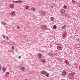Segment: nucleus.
<instances>
[{"instance_id":"nucleus-32","label":"nucleus","mask_w":80,"mask_h":80,"mask_svg":"<svg viewBox=\"0 0 80 80\" xmlns=\"http://www.w3.org/2000/svg\"><path fill=\"white\" fill-rule=\"evenodd\" d=\"M19 59H20L21 58V56H19L18 57Z\"/></svg>"},{"instance_id":"nucleus-33","label":"nucleus","mask_w":80,"mask_h":80,"mask_svg":"<svg viewBox=\"0 0 80 80\" xmlns=\"http://www.w3.org/2000/svg\"><path fill=\"white\" fill-rule=\"evenodd\" d=\"M3 38H5L6 37V36H3Z\"/></svg>"},{"instance_id":"nucleus-36","label":"nucleus","mask_w":80,"mask_h":80,"mask_svg":"<svg viewBox=\"0 0 80 80\" xmlns=\"http://www.w3.org/2000/svg\"><path fill=\"white\" fill-rule=\"evenodd\" d=\"M72 77H74V75H72Z\"/></svg>"},{"instance_id":"nucleus-23","label":"nucleus","mask_w":80,"mask_h":80,"mask_svg":"<svg viewBox=\"0 0 80 80\" xmlns=\"http://www.w3.org/2000/svg\"><path fill=\"white\" fill-rule=\"evenodd\" d=\"M45 12L44 11H43L42 12V15H45Z\"/></svg>"},{"instance_id":"nucleus-40","label":"nucleus","mask_w":80,"mask_h":80,"mask_svg":"<svg viewBox=\"0 0 80 80\" xmlns=\"http://www.w3.org/2000/svg\"><path fill=\"white\" fill-rule=\"evenodd\" d=\"M50 53H49V54H48V55H50Z\"/></svg>"},{"instance_id":"nucleus-1","label":"nucleus","mask_w":80,"mask_h":80,"mask_svg":"<svg viewBox=\"0 0 80 80\" xmlns=\"http://www.w3.org/2000/svg\"><path fill=\"white\" fill-rule=\"evenodd\" d=\"M66 73H67V72H66V71H64L62 73V75H66Z\"/></svg>"},{"instance_id":"nucleus-4","label":"nucleus","mask_w":80,"mask_h":80,"mask_svg":"<svg viewBox=\"0 0 80 80\" xmlns=\"http://www.w3.org/2000/svg\"><path fill=\"white\" fill-rule=\"evenodd\" d=\"M67 27V26L66 25H65L64 26H62V29H63V30H64Z\"/></svg>"},{"instance_id":"nucleus-16","label":"nucleus","mask_w":80,"mask_h":80,"mask_svg":"<svg viewBox=\"0 0 80 80\" xmlns=\"http://www.w3.org/2000/svg\"><path fill=\"white\" fill-rule=\"evenodd\" d=\"M57 26L56 25H54L53 26V28L54 29H56V28H57Z\"/></svg>"},{"instance_id":"nucleus-37","label":"nucleus","mask_w":80,"mask_h":80,"mask_svg":"<svg viewBox=\"0 0 80 80\" xmlns=\"http://www.w3.org/2000/svg\"><path fill=\"white\" fill-rule=\"evenodd\" d=\"M79 7H80V4L79 5Z\"/></svg>"},{"instance_id":"nucleus-27","label":"nucleus","mask_w":80,"mask_h":80,"mask_svg":"<svg viewBox=\"0 0 80 80\" xmlns=\"http://www.w3.org/2000/svg\"><path fill=\"white\" fill-rule=\"evenodd\" d=\"M13 2H16V3H18V1H13Z\"/></svg>"},{"instance_id":"nucleus-28","label":"nucleus","mask_w":80,"mask_h":80,"mask_svg":"<svg viewBox=\"0 0 80 80\" xmlns=\"http://www.w3.org/2000/svg\"><path fill=\"white\" fill-rule=\"evenodd\" d=\"M72 3H73V4H74V3H75V2L73 0H72Z\"/></svg>"},{"instance_id":"nucleus-26","label":"nucleus","mask_w":80,"mask_h":80,"mask_svg":"<svg viewBox=\"0 0 80 80\" xmlns=\"http://www.w3.org/2000/svg\"><path fill=\"white\" fill-rule=\"evenodd\" d=\"M8 38H9L7 36V38H6V39H7V40H8Z\"/></svg>"},{"instance_id":"nucleus-25","label":"nucleus","mask_w":80,"mask_h":80,"mask_svg":"<svg viewBox=\"0 0 80 80\" xmlns=\"http://www.w3.org/2000/svg\"><path fill=\"white\" fill-rule=\"evenodd\" d=\"M6 75H10V73L8 72H6Z\"/></svg>"},{"instance_id":"nucleus-35","label":"nucleus","mask_w":80,"mask_h":80,"mask_svg":"<svg viewBox=\"0 0 80 80\" xmlns=\"http://www.w3.org/2000/svg\"><path fill=\"white\" fill-rule=\"evenodd\" d=\"M51 8H53V6H51Z\"/></svg>"},{"instance_id":"nucleus-19","label":"nucleus","mask_w":80,"mask_h":80,"mask_svg":"<svg viewBox=\"0 0 80 80\" xmlns=\"http://www.w3.org/2000/svg\"><path fill=\"white\" fill-rule=\"evenodd\" d=\"M46 77H48L49 76H50V74H49V73H48L46 74Z\"/></svg>"},{"instance_id":"nucleus-13","label":"nucleus","mask_w":80,"mask_h":80,"mask_svg":"<svg viewBox=\"0 0 80 80\" xmlns=\"http://www.w3.org/2000/svg\"><path fill=\"white\" fill-rule=\"evenodd\" d=\"M75 75L74 72H71L69 74V75Z\"/></svg>"},{"instance_id":"nucleus-12","label":"nucleus","mask_w":80,"mask_h":80,"mask_svg":"<svg viewBox=\"0 0 80 80\" xmlns=\"http://www.w3.org/2000/svg\"><path fill=\"white\" fill-rule=\"evenodd\" d=\"M41 62L42 63H45V62H46V61H45V59H43L42 60Z\"/></svg>"},{"instance_id":"nucleus-39","label":"nucleus","mask_w":80,"mask_h":80,"mask_svg":"<svg viewBox=\"0 0 80 80\" xmlns=\"http://www.w3.org/2000/svg\"><path fill=\"white\" fill-rule=\"evenodd\" d=\"M79 70H80V67L79 68Z\"/></svg>"},{"instance_id":"nucleus-24","label":"nucleus","mask_w":80,"mask_h":80,"mask_svg":"<svg viewBox=\"0 0 80 80\" xmlns=\"http://www.w3.org/2000/svg\"><path fill=\"white\" fill-rule=\"evenodd\" d=\"M29 6H26L25 8L26 9H28L29 8Z\"/></svg>"},{"instance_id":"nucleus-15","label":"nucleus","mask_w":80,"mask_h":80,"mask_svg":"<svg viewBox=\"0 0 80 80\" xmlns=\"http://www.w3.org/2000/svg\"><path fill=\"white\" fill-rule=\"evenodd\" d=\"M31 10H32L33 11H35L36 9L34 8H31Z\"/></svg>"},{"instance_id":"nucleus-34","label":"nucleus","mask_w":80,"mask_h":80,"mask_svg":"<svg viewBox=\"0 0 80 80\" xmlns=\"http://www.w3.org/2000/svg\"><path fill=\"white\" fill-rule=\"evenodd\" d=\"M12 49H13V50L14 49V47L12 46Z\"/></svg>"},{"instance_id":"nucleus-38","label":"nucleus","mask_w":80,"mask_h":80,"mask_svg":"<svg viewBox=\"0 0 80 80\" xmlns=\"http://www.w3.org/2000/svg\"><path fill=\"white\" fill-rule=\"evenodd\" d=\"M5 42V41L4 40V41H3V42Z\"/></svg>"},{"instance_id":"nucleus-9","label":"nucleus","mask_w":80,"mask_h":80,"mask_svg":"<svg viewBox=\"0 0 80 80\" xmlns=\"http://www.w3.org/2000/svg\"><path fill=\"white\" fill-rule=\"evenodd\" d=\"M57 48L59 50H62V48L60 47H58Z\"/></svg>"},{"instance_id":"nucleus-17","label":"nucleus","mask_w":80,"mask_h":80,"mask_svg":"<svg viewBox=\"0 0 80 80\" xmlns=\"http://www.w3.org/2000/svg\"><path fill=\"white\" fill-rule=\"evenodd\" d=\"M2 70L3 72H5L6 71V69H5V68H2Z\"/></svg>"},{"instance_id":"nucleus-10","label":"nucleus","mask_w":80,"mask_h":80,"mask_svg":"<svg viewBox=\"0 0 80 80\" xmlns=\"http://www.w3.org/2000/svg\"><path fill=\"white\" fill-rule=\"evenodd\" d=\"M51 20L52 22H53V21H54V18H53V17H51Z\"/></svg>"},{"instance_id":"nucleus-5","label":"nucleus","mask_w":80,"mask_h":80,"mask_svg":"<svg viewBox=\"0 0 80 80\" xmlns=\"http://www.w3.org/2000/svg\"><path fill=\"white\" fill-rule=\"evenodd\" d=\"M42 74H46V73H47V72L45 71H42Z\"/></svg>"},{"instance_id":"nucleus-22","label":"nucleus","mask_w":80,"mask_h":80,"mask_svg":"<svg viewBox=\"0 0 80 80\" xmlns=\"http://www.w3.org/2000/svg\"><path fill=\"white\" fill-rule=\"evenodd\" d=\"M18 3H22L23 2V1L21 0L18 1Z\"/></svg>"},{"instance_id":"nucleus-2","label":"nucleus","mask_w":80,"mask_h":80,"mask_svg":"<svg viewBox=\"0 0 80 80\" xmlns=\"http://www.w3.org/2000/svg\"><path fill=\"white\" fill-rule=\"evenodd\" d=\"M15 11H13L10 13L11 15H15Z\"/></svg>"},{"instance_id":"nucleus-18","label":"nucleus","mask_w":80,"mask_h":80,"mask_svg":"<svg viewBox=\"0 0 80 80\" xmlns=\"http://www.w3.org/2000/svg\"><path fill=\"white\" fill-rule=\"evenodd\" d=\"M63 8H67V6L66 5H64L63 6Z\"/></svg>"},{"instance_id":"nucleus-3","label":"nucleus","mask_w":80,"mask_h":80,"mask_svg":"<svg viewBox=\"0 0 80 80\" xmlns=\"http://www.w3.org/2000/svg\"><path fill=\"white\" fill-rule=\"evenodd\" d=\"M60 12H61V13H64L65 11L64 10V9H62L60 10Z\"/></svg>"},{"instance_id":"nucleus-31","label":"nucleus","mask_w":80,"mask_h":80,"mask_svg":"<svg viewBox=\"0 0 80 80\" xmlns=\"http://www.w3.org/2000/svg\"><path fill=\"white\" fill-rule=\"evenodd\" d=\"M17 28H18V29H20V27L18 26L17 27Z\"/></svg>"},{"instance_id":"nucleus-6","label":"nucleus","mask_w":80,"mask_h":80,"mask_svg":"<svg viewBox=\"0 0 80 80\" xmlns=\"http://www.w3.org/2000/svg\"><path fill=\"white\" fill-rule=\"evenodd\" d=\"M65 62L66 64H67V65L68 64H69V62H68V60H66L65 61Z\"/></svg>"},{"instance_id":"nucleus-14","label":"nucleus","mask_w":80,"mask_h":80,"mask_svg":"<svg viewBox=\"0 0 80 80\" xmlns=\"http://www.w3.org/2000/svg\"><path fill=\"white\" fill-rule=\"evenodd\" d=\"M42 28H44V29H45V28H47V26L45 25L42 26Z\"/></svg>"},{"instance_id":"nucleus-7","label":"nucleus","mask_w":80,"mask_h":80,"mask_svg":"<svg viewBox=\"0 0 80 80\" xmlns=\"http://www.w3.org/2000/svg\"><path fill=\"white\" fill-rule=\"evenodd\" d=\"M14 7V5H13V4H11L10 5V8H13Z\"/></svg>"},{"instance_id":"nucleus-29","label":"nucleus","mask_w":80,"mask_h":80,"mask_svg":"<svg viewBox=\"0 0 80 80\" xmlns=\"http://www.w3.org/2000/svg\"><path fill=\"white\" fill-rule=\"evenodd\" d=\"M2 69V66H1V65L0 64V70Z\"/></svg>"},{"instance_id":"nucleus-41","label":"nucleus","mask_w":80,"mask_h":80,"mask_svg":"<svg viewBox=\"0 0 80 80\" xmlns=\"http://www.w3.org/2000/svg\"><path fill=\"white\" fill-rule=\"evenodd\" d=\"M47 40H48V39H47Z\"/></svg>"},{"instance_id":"nucleus-30","label":"nucleus","mask_w":80,"mask_h":80,"mask_svg":"<svg viewBox=\"0 0 80 80\" xmlns=\"http://www.w3.org/2000/svg\"><path fill=\"white\" fill-rule=\"evenodd\" d=\"M65 15L66 16H68V14L67 13H65Z\"/></svg>"},{"instance_id":"nucleus-11","label":"nucleus","mask_w":80,"mask_h":80,"mask_svg":"<svg viewBox=\"0 0 80 80\" xmlns=\"http://www.w3.org/2000/svg\"><path fill=\"white\" fill-rule=\"evenodd\" d=\"M66 36H67V34L66 33H64L63 36V37H64V38H65V37H66Z\"/></svg>"},{"instance_id":"nucleus-20","label":"nucleus","mask_w":80,"mask_h":80,"mask_svg":"<svg viewBox=\"0 0 80 80\" xmlns=\"http://www.w3.org/2000/svg\"><path fill=\"white\" fill-rule=\"evenodd\" d=\"M38 55H39V58H41V56H42V54H38Z\"/></svg>"},{"instance_id":"nucleus-8","label":"nucleus","mask_w":80,"mask_h":80,"mask_svg":"<svg viewBox=\"0 0 80 80\" xmlns=\"http://www.w3.org/2000/svg\"><path fill=\"white\" fill-rule=\"evenodd\" d=\"M20 69L21 70L23 71V70H25V68H24V67H22Z\"/></svg>"},{"instance_id":"nucleus-21","label":"nucleus","mask_w":80,"mask_h":80,"mask_svg":"<svg viewBox=\"0 0 80 80\" xmlns=\"http://www.w3.org/2000/svg\"><path fill=\"white\" fill-rule=\"evenodd\" d=\"M2 24H3V25H5L6 24H7V23H5V22H2Z\"/></svg>"}]
</instances>
